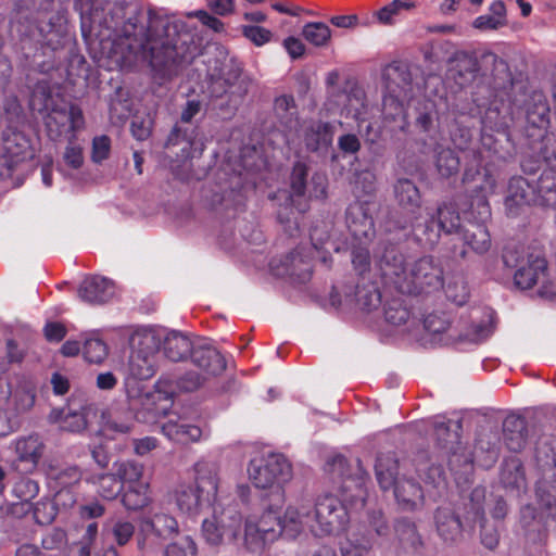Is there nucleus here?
Instances as JSON below:
<instances>
[{
  "label": "nucleus",
  "mask_w": 556,
  "mask_h": 556,
  "mask_svg": "<svg viewBox=\"0 0 556 556\" xmlns=\"http://www.w3.org/2000/svg\"><path fill=\"white\" fill-rule=\"evenodd\" d=\"M536 204L556 207V166L545 168L535 181Z\"/></svg>",
  "instance_id": "nucleus-37"
},
{
  "label": "nucleus",
  "mask_w": 556,
  "mask_h": 556,
  "mask_svg": "<svg viewBox=\"0 0 556 556\" xmlns=\"http://www.w3.org/2000/svg\"><path fill=\"white\" fill-rule=\"evenodd\" d=\"M394 198L401 208L412 214V219L421 207V193L416 184L408 178H400L393 186Z\"/></svg>",
  "instance_id": "nucleus-30"
},
{
  "label": "nucleus",
  "mask_w": 556,
  "mask_h": 556,
  "mask_svg": "<svg viewBox=\"0 0 556 556\" xmlns=\"http://www.w3.org/2000/svg\"><path fill=\"white\" fill-rule=\"evenodd\" d=\"M369 243L358 242L353 244L352 248V264L354 269L362 276L364 280L365 273L370 269V253L368 249Z\"/></svg>",
  "instance_id": "nucleus-57"
},
{
  "label": "nucleus",
  "mask_w": 556,
  "mask_h": 556,
  "mask_svg": "<svg viewBox=\"0 0 556 556\" xmlns=\"http://www.w3.org/2000/svg\"><path fill=\"white\" fill-rule=\"evenodd\" d=\"M301 35L313 47L325 48L331 41L332 30L324 22H307L302 27Z\"/></svg>",
  "instance_id": "nucleus-43"
},
{
  "label": "nucleus",
  "mask_w": 556,
  "mask_h": 556,
  "mask_svg": "<svg viewBox=\"0 0 556 556\" xmlns=\"http://www.w3.org/2000/svg\"><path fill=\"white\" fill-rule=\"evenodd\" d=\"M334 126L321 119H307L302 124V141L308 152L327 150L333 140Z\"/></svg>",
  "instance_id": "nucleus-22"
},
{
  "label": "nucleus",
  "mask_w": 556,
  "mask_h": 556,
  "mask_svg": "<svg viewBox=\"0 0 556 556\" xmlns=\"http://www.w3.org/2000/svg\"><path fill=\"white\" fill-rule=\"evenodd\" d=\"M375 472L380 488H393L397 504L405 510L415 509L424 500L422 489L413 479H397L399 460L394 453H380L375 464Z\"/></svg>",
  "instance_id": "nucleus-5"
},
{
  "label": "nucleus",
  "mask_w": 556,
  "mask_h": 556,
  "mask_svg": "<svg viewBox=\"0 0 556 556\" xmlns=\"http://www.w3.org/2000/svg\"><path fill=\"white\" fill-rule=\"evenodd\" d=\"M83 354L87 362L101 364L108 357V345L98 338L87 339L83 345Z\"/></svg>",
  "instance_id": "nucleus-54"
},
{
  "label": "nucleus",
  "mask_w": 556,
  "mask_h": 556,
  "mask_svg": "<svg viewBox=\"0 0 556 556\" xmlns=\"http://www.w3.org/2000/svg\"><path fill=\"white\" fill-rule=\"evenodd\" d=\"M435 168L443 178H450L459 172L460 159L450 148H441L435 153Z\"/></svg>",
  "instance_id": "nucleus-47"
},
{
  "label": "nucleus",
  "mask_w": 556,
  "mask_h": 556,
  "mask_svg": "<svg viewBox=\"0 0 556 556\" xmlns=\"http://www.w3.org/2000/svg\"><path fill=\"white\" fill-rule=\"evenodd\" d=\"M382 115L387 122L401 121L399 125L401 130H405L408 126L406 121L405 109L403 102L399 99L397 94H384L382 100Z\"/></svg>",
  "instance_id": "nucleus-46"
},
{
  "label": "nucleus",
  "mask_w": 556,
  "mask_h": 556,
  "mask_svg": "<svg viewBox=\"0 0 556 556\" xmlns=\"http://www.w3.org/2000/svg\"><path fill=\"white\" fill-rule=\"evenodd\" d=\"M434 518L438 533L443 541L453 543L462 536V522L451 510L439 508Z\"/></svg>",
  "instance_id": "nucleus-38"
},
{
  "label": "nucleus",
  "mask_w": 556,
  "mask_h": 556,
  "mask_svg": "<svg viewBox=\"0 0 556 556\" xmlns=\"http://www.w3.org/2000/svg\"><path fill=\"white\" fill-rule=\"evenodd\" d=\"M394 528L401 542L409 544L414 548L421 544L416 525L409 519L402 518L396 520Z\"/></svg>",
  "instance_id": "nucleus-56"
},
{
  "label": "nucleus",
  "mask_w": 556,
  "mask_h": 556,
  "mask_svg": "<svg viewBox=\"0 0 556 556\" xmlns=\"http://www.w3.org/2000/svg\"><path fill=\"white\" fill-rule=\"evenodd\" d=\"M12 493L21 501L20 504H14L12 506V514H24L31 508L30 501L38 495L39 484L36 480L27 476H21L14 481Z\"/></svg>",
  "instance_id": "nucleus-35"
},
{
  "label": "nucleus",
  "mask_w": 556,
  "mask_h": 556,
  "mask_svg": "<svg viewBox=\"0 0 556 556\" xmlns=\"http://www.w3.org/2000/svg\"><path fill=\"white\" fill-rule=\"evenodd\" d=\"M193 349L194 346L189 337L176 330L165 336L162 345L164 356L172 362H182L189 356L191 357Z\"/></svg>",
  "instance_id": "nucleus-33"
},
{
  "label": "nucleus",
  "mask_w": 556,
  "mask_h": 556,
  "mask_svg": "<svg viewBox=\"0 0 556 556\" xmlns=\"http://www.w3.org/2000/svg\"><path fill=\"white\" fill-rule=\"evenodd\" d=\"M41 41L52 48L62 46V40L67 33L66 18L62 12L52 14L47 21H39L36 26Z\"/></svg>",
  "instance_id": "nucleus-31"
},
{
  "label": "nucleus",
  "mask_w": 556,
  "mask_h": 556,
  "mask_svg": "<svg viewBox=\"0 0 556 556\" xmlns=\"http://www.w3.org/2000/svg\"><path fill=\"white\" fill-rule=\"evenodd\" d=\"M454 146L465 152L466 165L463 175L464 184L476 182L475 188L484 192H494L496 180L489 166L493 155H484L485 150L481 147L478 150H470L473 139V130L470 127L458 125L451 134Z\"/></svg>",
  "instance_id": "nucleus-4"
},
{
  "label": "nucleus",
  "mask_w": 556,
  "mask_h": 556,
  "mask_svg": "<svg viewBox=\"0 0 556 556\" xmlns=\"http://www.w3.org/2000/svg\"><path fill=\"white\" fill-rule=\"evenodd\" d=\"M77 293L88 304H103L114 295V283L101 276H87L80 282Z\"/></svg>",
  "instance_id": "nucleus-26"
},
{
  "label": "nucleus",
  "mask_w": 556,
  "mask_h": 556,
  "mask_svg": "<svg viewBox=\"0 0 556 556\" xmlns=\"http://www.w3.org/2000/svg\"><path fill=\"white\" fill-rule=\"evenodd\" d=\"M382 79L388 93L391 94H397L406 90L413 81L408 65L401 61H393L388 64L382 71Z\"/></svg>",
  "instance_id": "nucleus-32"
},
{
  "label": "nucleus",
  "mask_w": 556,
  "mask_h": 556,
  "mask_svg": "<svg viewBox=\"0 0 556 556\" xmlns=\"http://www.w3.org/2000/svg\"><path fill=\"white\" fill-rule=\"evenodd\" d=\"M410 316L409 309L401 299H392L384 305V318L389 324L400 326L405 324Z\"/></svg>",
  "instance_id": "nucleus-53"
},
{
  "label": "nucleus",
  "mask_w": 556,
  "mask_h": 556,
  "mask_svg": "<svg viewBox=\"0 0 556 556\" xmlns=\"http://www.w3.org/2000/svg\"><path fill=\"white\" fill-rule=\"evenodd\" d=\"M15 454L14 465L22 466L25 472H34L46 451V444L40 434L33 432L27 435L17 437L12 442Z\"/></svg>",
  "instance_id": "nucleus-20"
},
{
  "label": "nucleus",
  "mask_w": 556,
  "mask_h": 556,
  "mask_svg": "<svg viewBox=\"0 0 556 556\" xmlns=\"http://www.w3.org/2000/svg\"><path fill=\"white\" fill-rule=\"evenodd\" d=\"M269 266L275 276L288 278L292 283H306L313 276V258L299 248L279 260H271Z\"/></svg>",
  "instance_id": "nucleus-18"
},
{
  "label": "nucleus",
  "mask_w": 556,
  "mask_h": 556,
  "mask_svg": "<svg viewBox=\"0 0 556 556\" xmlns=\"http://www.w3.org/2000/svg\"><path fill=\"white\" fill-rule=\"evenodd\" d=\"M511 104L525 110L528 137L542 139L549 125V105L544 93L532 91L522 103L517 98H514Z\"/></svg>",
  "instance_id": "nucleus-17"
},
{
  "label": "nucleus",
  "mask_w": 556,
  "mask_h": 556,
  "mask_svg": "<svg viewBox=\"0 0 556 556\" xmlns=\"http://www.w3.org/2000/svg\"><path fill=\"white\" fill-rule=\"evenodd\" d=\"M149 483H137L126 485V489L122 495V504L127 510H140L147 507L151 497L149 495Z\"/></svg>",
  "instance_id": "nucleus-41"
},
{
  "label": "nucleus",
  "mask_w": 556,
  "mask_h": 556,
  "mask_svg": "<svg viewBox=\"0 0 556 556\" xmlns=\"http://www.w3.org/2000/svg\"><path fill=\"white\" fill-rule=\"evenodd\" d=\"M177 520L164 513L154 514L152 517H142L140 519V535L137 539V545L140 551L146 547V535L154 534L161 539H169L178 533Z\"/></svg>",
  "instance_id": "nucleus-23"
},
{
  "label": "nucleus",
  "mask_w": 556,
  "mask_h": 556,
  "mask_svg": "<svg viewBox=\"0 0 556 556\" xmlns=\"http://www.w3.org/2000/svg\"><path fill=\"white\" fill-rule=\"evenodd\" d=\"M34 157L30 140L20 130L7 127L0 149V178L8 179L26 161Z\"/></svg>",
  "instance_id": "nucleus-11"
},
{
  "label": "nucleus",
  "mask_w": 556,
  "mask_h": 556,
  "mask_svg": "<svg viewBox=\"0 0 556 556\" xmlns=\"http://www.w3.org/2000/svg\"><path fill=\"white\" fill-rule=\"evenodd\" d=\"M314 520L318 527L317 535H329L345 530L349 514L343 503L334 495L319 496L314 508Z\"/></svg>",
  "instance_id": "nucleus-14"
},
{
  "label": "nucleus",
  "mask_w": 556,
  "mask_h": 556,
  "mask_svg": "<svg viewBox=\"0 0 556 556\" xmlns=\"http://www.w3.org/2000/svg\"><path fill=\"white\" fill-rule=\"evenodd\" d=\"M547 276V261L540 254L527 255L526 265L520 266L514 275V283L521 290L533 288Z\"/></svg>",
  "instance_id": "nucleus-25"
},
{
  "label": "nucleus",
  "mask_w": 556,
  "mask_h": 556,
  "mask_svg": "<svg viewBox=\"0 0 556 556\" xmlns=\"http://www.w3.org/2000/svg\"><path fill=\"white\" fill-rule=\"evenodd\" d=\"M156 372L154 355L143 354L136 352L130 355L128 363V378L126 379V387L128 396L135 397L140 394V389L137 393L130 390L131 381H142L151 379Z\"/></svg>",
  "instance_id": "nucleus-27"
},
{
  "label": "nucleus",
  "mask_w": 556,
  "mask_h": 556,
  "mask_svg": "<svg viewBox=\"0 0 556 556\" xmlns=\"http://www.w3.org/2000/svg\"><path fill=\"white\" fill-rule=\"evenodd\" d=\"M426 458V453H420L416 458V471L420 479L425 482L439 486L445 482V469L442 463L445 462L446 467L453 473L466 471L472 467V457L467 452L462 442L455 443L442 452H438L434 456L435 460Z\"/></svg>",
  "instance_id": "nucleus-7"
},
{
  "label": "nucleus",
  "mask_w": 556,
  "mask_h": 556,
  "mask_svg": "<svg viewBox=\"0 0 556 556\" xmlns=\"http://www.w3.org/2000/svg\"><path fill=\"white\" fill-rule=\"evenodd\" d=\"M274 116L285 136L299 131L301 126L298 105L292 94H281L274 100Z\"/></svg>",
  "instance_id": "nucleus-24"
},
{
  "label": "nucleus",
  "mask_w": 556,
  "mask_h": 556,
  "mask_svg": "<svg viewBox=\"0 0 556 556\" xmlns=\"http://www.w3.org/2000/svg\"><path fill=\"white\" fill-rule=\"evenodd\" d=\"M142 406L153 417L166 416L173 406V396L170 393L159 389V384L151 392L144 394Z\"/></svg>",
  "instance_id": "nucleus-40"
},
{
  "label": "nucleus",
  "mask_w": 556,
  "mask_h": 556,
  "mask_svg": "<svg viewBox=\"0 0 556 556\" xmlns=\"http://www.w3.org/2000/svg\"><path fill=\"white\" fill-rule=\"evenodd\" d=\"M191 362L202 371L212 376L220 375L227 366L224 355L210 345L194 346Z\"/></svg>",
  "instance_id": "nucleus-28"
},
{
  "label": "nucleus",
  "mask_w": 556,
  "mask_h": 556,
  "mask_svg": "<svg viewBox=\"0 0 556 556\" xmlns=\"http://www.w3.org/2000/svg\"><path fill=\"white\" fill-rule=\"evenodd\" d=\"M409 293H430L444 287L443 268L433 256H422L417 260L407 274Z\"/></svg>",
  "instance_id": "nucleus-15"
},
{
  "label": "nucleus",
  "mask_w": 556,
  "mask_h": 556,
  "mask_svg": "<svg viewBox=\"0 0 556 556\" xmlns=\"http://www.w3.org/2000/svg\"><path fill=\"white\" fill-rule=\"evenodd\" d=\"M199 137V127L190 124H182L180 121L172 128L166 146H177L180 143H187L191 149L195 146Z\"/></svg>",
  "instance_id": "nucleus-49"
},
{
  "label": "nucleus",
  "mask_w": 556,
  "mask_h": 556,
  "mask_svg": "<svg viewBox=\"0 0 556 556\" xmlns=\"http://www.w3.org/2000/svg\"><path fill=\"white\" fill-rule=\"evenodd\" d=\"M116 475L123 485L144 483L142 481L143 465L136 460L122 462L117 467Z\"/></svg>",
  "instance_id": "nucleus-52"
},
{
  "label": "nucleus",
  "mask_w": 556,
  "mask_h": 556,
  "mask_svg": "<svg viewBox=\"0 0 556 556\" xmlns=\"http://www.w3.org/2000/svg\"><path fill=\"white\" fill-rule=\"evenodd\" d=\"M195 473L193 484H182L176 491L179 510L190 517L214 506L218 491V476L214 465L199 463L195 465Z\"/></svg>",
  "instance_id": "nucleus-2"
},
{
  "label": "nucleus",
  "mask_w": 556,
  "mask_h": 556,
  "mask_svg": "<svg viewBox=\"0 0 556 556\" xmlns=\"http://www.w3.org/2000/svg\"><path fill=\"white\" fill-rule=\"evenodd\" d=\"M86 481L97 484V492L104 500L116 498L123 489V484L116 473H101L97 478H87Z\"/></svg>",
  "instance_id": "nucleus-48"
},
{
  "label": "nucleus",
  "mask_w": 556,
  "mask_h": 556,
  "mask_svg": "<svg viewBox=\"0 0 556 556\" xmlns=\"http://www.w3.org/2000/svg\"><path fill=\"white\" fill-rule=\"evenodd\" d=\"M348 229L357 242L370 243L376 236L374 218L369 213L368 202L355 201L345 212Z\"/></svg>",
  "instance_id": "nucleus-21"
},
{
  "label": "nucleus",
  "mask_w": 556,
  "mask_h": 556,
  "mask_svg": "<svg viewBox=\"0 0 556 556\" xmlns=\"http://www.w3.org/2000/svg\"><path fill=\"white\" fill-rule=\"evenodd\" d=\"M162 433L169 440L179 444L198 442L202 437V430L195 425L185 420H168L161 427Z\"/></svg>",
  "instance_id": "nucleus-34"
},
{
  "label": "nucleus",
  "mask_w": 556,
  "mask_h": 556,
  "mask_svg": "<svg viewBox=\"0 0 556 556\" xmlns=\"http://www.w3.org/2000/svg\"><path fill=\"white\" fill-rule=\"evenodd\" d=\"M346 468L348 459L342 455H336L327 462V470L332 476L340 478L343 483L351 480L352 482H354L355 486L361 491L365 481L364 477L359 476L356 479H352L350 476H346Z\"/></svg>",
  "instance_id": "nucleus-55"
},
{
  "label": "nucleus",
  "mask_w": 556,
  "mask_h": 556,
  "mask_svg": "<svg viewBox=\"0 0 556 556\" xmlns=\"http://www.w3.org/2000/svg\"><path fill=\"white\" fill-rule=\"evenodd\" d=\"M275 542L267 540L261 530L254 526V519L248 518L244 525V545L252 553H262L267 544Z\"/></svg>",
  "instance_id": "nucleus-51"
},
{
  "label": "nucleus",
  "mask_w": 556,
  "mask_h": 556,
  "mask_svg": "<svg viewBox=\"0 0 556 556\" xmlns=\"http://www.w3.org/2000/svg\"><path fill=\"white\" fill-rule=\"evenodd\" d=\"M135 525L131 521L124 519L116 520L111 528L112 538L114 542L121 547L127 545L130 542L135 535Z\"/></svg>",
  "instance_id": "nucleus-58"
},
{
  "label": "nucleus",
  "mask_w": 556,
  "mask_h": 556,
  "mask_svg": "<svg viewBox=\"0 0 556 556\" xmlns=\"http://www.w3.org/2000/svg\"><path fill=\"white\" fill-rule=\"evenodd\" d=\"M137 420L131 412H126L125 416L121 419L112 417L106 422V428L113 432L121 434H128L135 431Z\"/></svg>",
  "instance_id": "nucleus-64"
},
{
  "label": "nucleus",
  "mask_w": 556,
  "mask_h": 556,
  "mask_svg": "<svg viewBox=\"0 0 556 556\" xmlns=\"http://www.w3.org/2000/svg\"><path fill=\"white\" fill-rule=\"evenodd\" d=\"M86 40L99 41V61L109 71L134 72L149 66L163 79L177 76L193 54L170 38L159 20L144 18L142 9L126 0H75Z\"/></svg>",
  "instance_id": "nucleus-1"
},
{
  "label": "nucleus",
  "mask_w": 556,
  "mask_h": 556,
  "mask_svg": "<svg viewBox=\"0 0 556 556\" xmlns=\"http://www.w3.org/2000/svg\"><path fill=\"white\" fill-rule=\"evenodd\" d=\"M355 296L359 307L367 312L378 308L382 301V294L377 282H358Z\"/></svg>",
  "instance_id": "nucleus-44"
},
{
  "label": "nucleus",
  "mask_w": 556,
  "mask_h": 556,
  "mask_svg": "<svg viewBox=\"0 0 556 556\" xmlns=\"http://www.w3.org/2000/svg\"><path fill=\"white\" fill-rule=\"evenodd\" d=\"M536 204L535 185L522 176H514L508 182V194L505 199L507 210L513 213L514 206Z\"/></svg>",
  "instance_id": "nucleus-29"
},
{
  "label": "nucleus",
  "mask_w": 556,
  "mask_h": 556,
  "mask_svg": "<svg viewBox=\"0 0 556 556\" xmlns=\"http://www.w3.org/2000/svg\"><path fill=\"white\" fill-rule=\"evenodd\" d=\"M308 166L298 161L292 167L290 175V194L287 198V202L290 204V208H280L277 213V217L281 224H289L292 220L290 216L293 214V208L299 213H305L308 210V199H325L327 195L328 180L325 174L314 173L311 177L309 184L307 182Z\"/></svg>",
  "instance_id": "nucleus-3"
},
{
  "label": "nucleus",
  "mask_w": 556,
  "mask_h": 556,
  "mask_svg": "<svg viewBox=\"0 0 556 556\" xmlns=\"http://www.w3.org/2000/svg\"><path fill=\"white\" fill-rule=\"evenodd\" d=\"M454 62L455 78L458 79L459 85L473 80L481 68L490 71L492 74L501 70L506 72L507 76H510L507 62L489 50L483 51L480 56H477L473 52L457 51L454 54Z\"/></svg>",
  "instance_id": "nucleus-12"
},
{
  "label": "nucleus",
  "mask_w": 556,
  "mask_h": 556,
  "mask_svg": "<svg viewBox=\"0 0 556 556\" xmlns=\"http://www.w3.org/2000/svg\"><path fill=\"white\" fill-rule=\"evenodd\" d=\"M248 473L251 482L257 489L273 488L290 480L292 468L281 454H270L266 457H255L250 460Z\"/></svg>",
  "instance_id": "nucleus-10"
},
{
  "label": "nucleus",
  "mask_w": 556,
  "mask_h": 556,
  "mask_svg": "<svg viewBox=\"0 0 556 556\" xmlns=\"http://www.w3.org/2000/svg\"><path fill=\"white\" fill-rule=\"evenodd\" d=\"M45 124L49 136L53 140H59L68 134L74 137V134L84 127L85 119L79 106L61 103L46 116Z\"/></svg>",
  "instance_id": "nucleus-19"
},
{
  "label": "nucleus",
  "mask_w": 556,
  "mask_h": 556,
  "mask_svg": "<svg viewBox=\"0 0 556 556\" xmlns=\"http://www.w3.org/2000/svg\"><path fill=\"white\" fill-rule=\"evenodd\" d=\"M471 521L480 526L481 543L486 548L494 549L500 542V534L496 527L490 525L485 519L483 507L480 504H472Z\"/></svg>",
  "instance_id": "nucleus-42"
},
{
  "label": "nucleus",
  "mask_w": 556,
  "mask_h": 556,
  "mask_svg": "<svg viewBox=\"0 0 556 556\" xmlns=\"http://www.w3.org/2000/svg\"><path fill=\"white\" fill-rule=\"evenodd\" d=\"M164 554L165 556H197L198 546L190 535H185L180 541L168 544Z\"/></svg>",
  "instance_id": "nucleus-60"
},
{
  "label": "nucleus",
  "mask_w": 556,
  "mask_h": 556,
  "mask_svg": "<svg viewBox=\"0 0 556 556\" xmlns=\"http://www.w3.org/2000/svg\"><path fill=\"white\" fill-rule=\"evenodd\" d=\"M49 488L54 492L55 505L71 508L77 502L83 471L77 465L59 466L50 463L46 468Z\"/></svg>",
  "instance_id": "nucleus-9"
},
{
  "label": "nucleus",
  "mask_w": 556,
  "mask_h": 556,
  "mask_svg": "<svg viewBox=\"0 0 556 556\" xmlns=\"http://www.w3.org/2000/svg\"><path fill=\"white\" fill-rule=\"evenodd\" d=\"M241 31L256 47L268 43L273 38V33L269 29L257 25H243Z\"/></svg>",
  "instance_id": "nucleus-62"
},
{
  "label": "nucleus",
  "mask_w": 556,
  "mask_h": 556,
  "mask_svg": "<svg viewBox=\"0 0 556 556\" xmlns=\"http://www.w3.org/2000/svg\"><path fill=\"white\" fill-rule=\"evenodd\" d=\"M413 7V3L402 0H393L391 3L384 5L379 11H377L376 16L379 23L383 25H391L393 23L394 15H396L402 10H409Z\"/></svg>",
  "instance_id": "nucleus-61"
},
{
  "label": "nucleus",
  "mask_w": 556,
  "mask_h": 556,
  "mask_svg": "<svg viewBox=\"0 0 556 556\" xmlns=\"http://www.w3.org/2000/svg\"><path fill=\"white\" fill-rule=\"evenodd\" d=\"M434 435L438 441L439 452H442L451 445L460 442L459 431L462 430V421H452L441 418L433 422Z\"/></svg>",
  "instance_id": "nucleus-39"
},
{
  "label": "nucleus",
  "mask_w": 556,
  "mask_h": 556,
  "mask_svg": "<svg viewBox=\"0 0 556 556\" xmlns=\"http://www.w3.org/2000/svg\"><path fill=\"white\" fill-rule=\"evenodd\" d=\"M227 533V527L216 515V508L214 507V514L211 519H204L202 522V534L204 540L211 545H219L223 542L224 535Z\"/></svg>",
  "instance_id": "nucleus-50"
},
{
  "label": "nucleus",
  "mask_w": 556,
  "mask_h": 556,
  "mask_svg": "<svg viewBox=\"0 0 556 556\" xmlns=\"http://www.w3.org/2000/svg\"><path fill=\"white\" fill-rule=\"evenodd\" d=\"M254 526L261 530L267 540L276 541L281 536L280 513L278 509L269 507L264 510L258 519H254Z\"/></svg>",
  "instance_id": "nucleus-45"
},
{
  "label": "nucleus",
  "mask_w": 556,
  "mask_h": 556,
  "mask_svg": "<svg viewBox=\"0 0 556 556\" xmlns=\"http://www.w3.org/2000/svg\"><path fill=\"white\" fill-rule=\"evenodd\" d=\"M510 121L509 113L502 112L496 104H491L481 117L480 146L486 153L498 160H505L509 154Z\"/></svg>",
  "instance_id": "nucleus-8"
},
{
  "label": "nucleus",
  "mask_w": 556,
  "mask_h": 556,
  "mask_svg": "<svg viewBox=\"0 0 556 556\" xmlns=\"http://www.w3.org/2000/svg\"><path fill=\"white\" fill-rule=\"evenodd\" d=\"M503 263L508 268H519L526 265L525 250L520 244H507L503 249Z\"/></svg>",
  "instance_id": "nucleus-63"
},
{
  "label": "nucleus",
  "mask_w": 556,
  "mask_h": 556,
  "mask_svg": "<svg viewBox=\"0 0 556 556\" xmlns=\"http://www.w3.org/2000/svg\"><path fill=\"white\" fill-rule=\"evenodd\" d=\"M41 546L46 551L62 552L67 546V533L61 528H53L42 536Z\"/></svg>",
  "instance_id": "nucleus-59"
},
{
  "label": "nucleus",
  "mask_w": 556,
  "mask_h": 556,
  "mask_svg": "<svg viewBox=\"0 0 556 556\" xmlns=\"http://www.w3.org/2000/svg\"><path fill=\"white\" fill-rule=\"evenodd\" d=\"M377 266L386 287H392L399 293L410 292L407 283L406 258L396 244L387 243L377 255Z\"/></svg>",
  "instance_id": "nucleus-13"
},
{
  "label": "nucleus",
  "mask_w": 556,
  "mask_h": 556,
  "mask_svg": "<svg viewBox=\"0 0 556 556\" xmlns=\"http://www.w3.org/2000/svg\"><path fill=\"white\" fill-rule=\"evenodd\" d=\"M410 227L419 240L433 245L438 243L441 233L456 232L460 227V215L456 204L442 202L434 211L426 210V216H415L409 224L401 225L400 228Z\"/></svg>",
  "instance_id": "nucleus-6"
},
{
  "label": "nucleus",
  "mask_w": 556,
  "mask_h": 556,
  "mask_svg": "<svg viewBox=\"0 0 556 556\" xmlns=\"http://www.w3.org/2000/svg\"><path fill=\"white\" fill-rule=\"evenodd\" d=\"M311 511L304 506L301 508L289 506L283 517L280 516L281 536L290 540L295 539L303 531L304 525L308 523Z\"/></svg>",
  "instance_id": "nucleus-36"
},
{
  "label": "nucleus",
  "mask_w": 556,
  "mask_h": 556,
  "mask_svg": "<svg viewBox=\"0 0 556 556\" xmlns=\"http://www.w3.org/2000/svg\"><path fill=\"white\" fill-rule=\"evenodd\" d=\"M475 191L477 192L476 203L478 206L480 222L470 223L464 228L463 241L464 244L473 253L483 255L492 245L491 235L488 227L483 224V220L489 218L491 215L490 204L488 202V194L491 192H484L477 188H475Z\"/></svg>",
  "instance_id": "nucleus-16"
}]
</instances>
